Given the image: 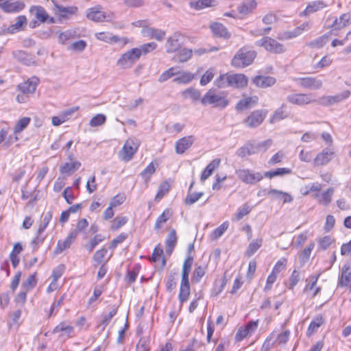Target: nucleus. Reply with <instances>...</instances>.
<instances>
[{"mask_svg":"<svg viewBox=\"0 0 351 351\" xmlns=\"http://www.w3.org/2000/svg\"><path fill=\"white\" fill-rule=\"evenodd\" d=\"M256 7L257 3L256 0H249L240 4L237 7V10L240 14L244 16L252 13Z\"/></svg>","mask_w":351,"mask_h":351,"instance_id":"20","label":"nucleus"},{"mask_svg":"<svg viewBox=\"0 0 351 351\" xmlns=\"http://www.w3.org/2000/svg\"><path fill=\"white\" fill-rule=\"evenodd\" d=\"M193 55V50L183 48L176 55V59L180 62H184L189 60Z\"/></svg>","mask_w":351,"mask_h":351,"instance_id":"45","label":"nucleus"},{"mask_svg":"<svg viewBox=\"0 0 351 351\" xmlns=\"http://www.w3.org/2000/svg\"><path fill=\"white\" fill-rule=\"evenodd\" d=\"M334 152L330 148H325L319 153L313 160L314 165L322 166L328 164L333 158Z\"/></svg>","mask_w":351,"mask_h":351,"instance_id":"12","label":"nucleus"},{"mask_svg":"<svg viewBox=\"0 0 351 351\" xmlns=\"http://www.w3.org/2000/svg\"><path fill=\"white\" fill-rule=\"evenodd\" d=\"M103 240L104 237L101 234H96L88 243L85 245V247L89 252H91Z\"/></svg>","mask_w":351,"mask_h":351,"instance_id":"52","label":"nucleus"},{"mask_svg":"<svg viewBox=\"0 0 351 351\" xmlns=\"http://www.w3.org/2000/svg\"><path fill=\"white\" fill-rule=\"evenodd\" d=\"M351 280V264L345 265L342 269L341 278L339 282L341 286H347Z\"/></svg>","mask_w":351,"mask_h":351,"instance_id":"38","label":"nucleus"},{"mask_svg":"<svg viewBox=\"0 0 351 351\" xmlns=\"http://www.w3.org/2000/svg\"><path fill=\"white\" fill-rule=\"evenodd\" d=\"M295 81L301 87L313 90H319L323 86L322 80L318 77H301L296 79Z\"/></svg>","mask_w":351,"mask_h":351,"instance_id":"8","label":"nucleus"},{"mask_svg":"<svg viewBox=\"0 0 351 351\" xmlns=\"http://www.w3.org/2000/svg\"><path fill=\"white\" fill-rule=\"evenodd\" d=\"M351 24V13H345L340 16L339 19H335L333 21L332 27L334 29H341Z\"/></svg>","mask_w":351,"mask_h":351,"instance_id":"21","label":"nucleus"},{"mask_svg":"<svg viewBox=\"0 0 351 351\" xmlns=\"http://www.w3.org/2000/svg\"><path fill=\"white\" fill-rule=\"evenodd\" d=\"M324 323V319L322 317L319 316L314 318L311 322L308 328V334L311 335L314 333L319 327H320Z\"/></svg>","mask_w":351,"mask_h":351,"instance_id":"47","label":"nucleus"},{"mask_svg":"<svg viewBox=\"0 0 351 351\" xmlns=\"http://www.w3.org/2000/svg\"><path fill=\"white\" fill-rule=\"evenodd\" d=\"M300 279V272L297 270H293L289 278V289H293L294 287L298 283Z\"/></svg>","mask_w":351,"mask_h":351,"instance_id":"62","label":"nucleus"},{"mask_svg":"<svg viewBox=\"0 0 351 351\" xmlns=\"http://www.w3.org/2000/svg\"><path fill=\"white\" fill-rule=\"evenodd\" d=\"M157 47V44L154 42L148 43L144 45L139 46L138 47H135L136 51L138 52L139 58L142 55H146L152 51H154Z\"/></svg>","mask_w":351,"mask_h":351,"instance_id":"37","label":"nucleus"},{"mask_svg":"<svg viewBox=\"0 0 351 351\" xmlns=\"http://www.w3.org/2000/svg\"><path fill=\"white\" fill-rule=\"evenodd\" d=\"M128 220V219L126 217L118 216L115 217L112 222L111 229L113 230H117L119 229L121 227H122L127 223Z\"/></svg>","mask_w":351,"mask_h":351,"instance_id":"58","label":"nucleus"},{"mask_svg":"<svg viewBox=\"0 0 351 351\" xmlns=\"http://www.w3.org/2000/svg\"><path fill=\"white\" fill-rule=\"evenodd\" d=\"M290 330H286L277 335L275 334L274 341L278 345H285L289 339Z\"/></svg>","mask_w":351,"mask_h":351,"instance_id":"46","label":"nucleus"},{"mask_svg":"<svg viewBox=\"0 0 351 351\" xmlns=\"http://www.w3.org/2000/svg\"><path fill=\"white\" fill-rule=\"evenodd\" d=\"M201 103L203 106L209 105L213 108L223 109L229 104V101L225 92L210 88L202 97Z\"/></svg>","mask_w":351,"mask_h":351,"instance_id":"1","label":"nucleus"},{"mask_svg":"<svg viewBox=\"0 0 351 351\" xmlns=\"http://www.w3.org/2000/svg\"><path fill=\"white\" fill-rule=\"evenodd\" d=\"M38 83L39 79L37 77L34 76L29 78L25 82L19 84L18 88L23 94H31L34 93Z\"/></svg>","mask_w":351,"mask_h":351,"instance_id":"13","label":"nucleus"},{"mask_svg":"<svg viewBox=\"0 0 351 351\" xmlns=\"http://www.w3.org/2000/svg\"><path fill=\"white\" fill-rule=\"evenodd\" d=\"M108 253V250L106 248H101L97 250L93 256V265L95 267H97L99 265L104 264L108 261V259L105 260V257Z\"/></svg>","mask_w":351,"mask_h":351,"instance_id":"30","label":"nucleus"},{"mask_svg":"<svg viewBox=\"0 0 351 351\" xmlns=\"http://www.w3.org/2000/svg\"><path fill=\"white\" fill-rule=\"evenodd\" d=\"M195 141V137L193 135L184 136L178 139L176 142L175 151L178 154H184L189 149Z\"/></svg>","mask_w":351,"mask_h":351,"instance_id":"11","label":"nucleus"},{"mask_svg":"<svg viewBox=\"0 0 351 351\" xmlns=\"http://www.w3.org/2000/svg\"><path fill=\"white\" fill-rule=\"evenodd\" d=\"M204 195L203 192L191 193L189 192L185 198V204L187 205H192L197 202Z\"/></svg>","mask_w":351,"mask_h":351,"instance_id":"51","label":"nucleus"},{"mask_svg":"<svg viewBox=\"0 0 351 351\" xmlns=\"http://www.w3.org/2000/svg\"><path fill=\"white\" fill-rule=\"evenodd\" d=\"M86 16L88 19L95 22L103 21L106 19L104 12L101 10V8L99 6L90 8L87 11Z\"/></svg>","mask_w":351,"mask_h":351,"instance_id":"23","label":"nucleus"},{"mask_svg":"<svg viewBox=\"0 0 351 351\" xmlns=\"http://www.w3.org/2000/svg\"><path fill=\"white\" fill-rule=\"evenodd\" d=\"M180 47V43L178 34H174L173 36L168 38L166 43V50L167 53L175 52Z\"/></svg>","mask_w":351,"mask_h":351,"instance_id":"29","label":"nucleus"},{"mask_svg":"<svg viewBox=\"0 0 351 351\" xmlns=\"http://www.w3.org/2000/svg\"><path fill=\"white\" fill-rule=\"evenodd\" d=\"M267 113L266 110H254L243 120V123L249 128H256L263 123Z\"/></svg>","mask_w":351,"mask_h":351,"instance_id":"7","label":"nucleus"},{"mask_svg":"<svg viewBox=\"0 0 351 351\" xmlns=\"http://www.w3.org/2000/svg\"><path fill=\"white\" fill-rule=\"evenodd\" d=\"M256 56V51L241 48L234 56L231 64L235 68L243 69L250 65Z\"/></svg>","mask_w":351,"mask_h":351,"instance_id":"2","label":"nucleus"},{"mask_svg":"<svg viewBox=\"0 0 351 351\" xmlns=\"http://www.w3.org/2000/svg\"><path fill=\"white\" fill-rule=\"evenodd\" d=\"M138 53V52L134 48L128 50L118 59L117 62V66L123 69L132 68L139 60Z\"/></svg>","mask_w":351,"mask_h":351,"instance_id":"3","label":"nucleus"},{"mask_svg":"<svg viewBox=\"0 0 351 351\" xmlns=\"http://www.w3.org/2000/svg\"><path fill=\"white\" fill-rule=\"evenodd\" d=\"M274 337L275 332L274 331L269 335V336L267 337V339L264 341L261 347V351H269L271 349V348L275 343Z\"/></svg>","mask_w":351,"mask_h":351,"instance_id":"59","label":"nucleus"},{"mask_svg":"<svg viewBox=\"0 0 351 351\" xmlns=\"http://www.w3.org/2000/svg\"><path fill=\"white\" fill-rule=\"evenodd\" d=\"M228 80L229 86L234 88H243L247 84V78L243 74H230L228 77H225Z\"/></svg>","mask_w":351,"mask_h":351,"instance_id":"14","label":"nucleus"},{"mask_svg":"<svg viewBox=\"0 0 351 351\" xmlns=\"http://www.w3.org/2000/svg\"><path fill=\"white\" fill-rule=\"evenodd\" d=\"M117 307H113L108 314H105L102 317V319L99 324V326L104 330L108 324L110 323L112 318L117 314Z\"/></svg>","mask_w":351,"mask_h":351,"instance_id":"43","label":"nucleus"},{"mask_svg":"<svg viewBox=\"0 0 351 351\" xmlns=\"http://www.w3.org/2000/svg\"><path fill=\"white\" fill-rule=\"evenodd\" d=\"M213 0H198L196 2H191V6L196 10H200L212 5Z\"/></svg>","mask_w":351,"mask_h":351,"instance_id":"60","label":"nucleus"},{"mask_svg":"<svg viewBox=\"0 0 351 351\" xmlns=\"http://www.w3.org/2000/svg\"><path fill=\"white\" fill-rule=\"evenodd\" d=\"M26 23H27L26 16L24 15L19 16L16 18V21L14 24L10 25L8 27L7 31L10 34H14V33L22 29L23 26L24 25H25Z\"/></svg>","mask_w":351,"mask_h":351,"instance_id":"31","label":"nucleus"},{"mask_svg":"<svg viewBox=\"0 0 351 351\" xmlns=\"http://www.w3.org/2000/svg\"><path fill=\"white\" fill-rule=\"evenodd\" d=\"M215 74V69L213 68L208 69L206 73L202 75L200 80V84L202 86H206L208 84L213 78Z\"/></svg>","mask_w":351,"mask_h":351,"instance_id":"55","label":"nucleus"},{"mask_svg":"<svg viewBox=\"0 0 351 351\" xmlns=\"http://www.w3.org/2000/svg\"><path fill=\"white\" fill-rule=\"evenodd\" d=\"M8 132V130L5 129L0 130V145L3 143V145L5 147H8L14 142L10 136H7Z\"/></svg>","mask_w":351,"mask_h":351,"instance_id":"56","label":"nucleus"},{"mask_svg":"<svg viewBox=\"0 0 351 351\" xmlns=\"http://www.w3.org/2000/svg\"><path fill=\"white\" fill-rule=\"evenodd\" d=\"M177 243V235L175 230H171L168 234L167 239L166 240L167 249L166 251L167 253H171L174 248L175 245Z\"/></svg>","mask_w":351,"mask_h":351,"instance_id":"41","label":"nucleus"},{"mask_svg":"<svg viewBox=\"0 0 351 351\" xmlns=\"http://www.w3.org/2000/svg\"><path fill=\"white\" fill-rule=\"evenodd\" d=\"M210 29L213 33L216 36L224 38H229L230 36V33L228 32L226 27L221 23H215L210 25Z\"/></svg>","mask_w":351,"mask_h":351,"instance_id":"28","label":"nucleus"},{"mask_svg":"<svg viewBox=\"0 0 351 351\" xmlns=\"http://www.w3.org/2000/svg\"><path fill=\"white\" fill-rule=\"evenodd\" d=\"M252 207L247 203L244 204L238 209L235 217L237 221L241 220L244 216L248 215L252 210Z\"/></svg>","mask_w":351,"mask_h":351,"instance_id":"50","label":"nucleus"},{"mask_svg":"<svg viewBox=\"0 0 351 351\" xmlns=\"http://www.w3.org/2000/svg\"><path fill=\"white\" fill-rule=\"evenodd\" d=\"M152 260L153 262H157L161 260L162 261V267H165V260L163 257V250L162 249L156 247L154 250Z\"/></svg>","mask_w":351,"mask_h":351,"instance_id":"54","label":"nucleus"},{"mask_svg":"<svg viewBox=\"0 0 351 351\" xmlns=\"http://www.w3.org/2000/svg\"><path fill=\"white\" fill-rule=\"evenodd\" d=\"M276 80L270 76L257 75L253 79L254 84L259 88H265L273 86Z\"/></svg>","mask_w":351,"mask_h":351,"instance_id":"19","label":"nucleus"},{"mask_svg":"<svg viewBox=\"0 0 351 351\" xmlns=\"http://www.w3.org/2000/svg\"><path fill=\"white\" fill-rule=\"evenodd\" d=\"M106 121V117L103 114L95 115L90 121L89 125L91 127H98L104 125Z\"/></svg>","mask_w":351,"mask_h":351,"instance_id":"49","label":"nucleus"},{"mask_svg":"<svg viewBox=\"0 0 351 351\" xmlns=\"http://www.w3.org/2000/svg\"><path fill=\"white\" fill-rule=\"evenodd\" d=\"M285 107L286 105L285 104H282L278 108H277L274 112L269 120L271 123H274L277 121L285 119L287 117V113L285 110Z\"/></svg>","mask_w":351,"mask_h":351,"instance_id":"32","label":"nucleus"},{"mask_svg":"<svg viewBox=\"0 0 351 351\" xmlns=\"http://www.w3.org/2000/svg\"><path fill=\"white\" fill-rule=\"evenodd\" d=\"M73 331V326L65 322H62L53 329L52 332L53 334L59 333L60 338H69Z\"/></svg>","mask_w":351,"mask_h":351,"instance_id":"17","label":"nucleus"},{"mask_svg":"<svg viewBox=\"0 0 351 351\" xmlns=\"http://www.w3.org/2000/svg\"><path fill=\"white\" fill-rule=\"evenodd\" d=\"M36 274L30 275L22 284V289L29 291L36 285Z\"/></svg>","mask_w":351,"mask_h":351,"instance_id":"53","label":"nucleus"},{"mask_svg":"<svg viewBox=\"0 0 351 351\" xmlns=\"http://www.w3.org/2000/svg\"><path fill=\"white\" fill-rule=\"evenodd\" d=\"M221 160L219 158H215L212 160L202 171L200 177L202 182H204L208 179L213 173V171L217 169L220 165Z\"/></svg>","mask_w":351,"mask_h":351,"instance_id":"22","label":"nucleus"},{"mask_svg":"<svg viewBox=\"0 0 351 351\" xmlns=\"http://www.w3.org/2000/svg\"><path fill=\"white\" fill-rule=\"evenodd\" d=\"M30 121L29 117H23L19 119L14 126V132L17 134L23 131L29 124Z\"/></svg>","mask_w":351,"mask_h":351,"instance_id":"48","label":"nucleus"},{"mask_svg":"<svg viewBox=\"0 0 351 351\" xmlns=\"http://www.w3.org/2000/svg\"><path fill=\"white\" fill-rule=\"evenodd\" d=\"M176 69L174 67H171L169 69H167V71H165V72H163L159 76L158 82L160 83L164 82L167 81V80H169V78H171V77L176 75Z\"/></svg>","mask_w":351,"mask_h":351,"instance_id":"61","label":"nucleus"},{"mask_svg":"<svg viewBox=\"0 0 351 351\" xmlns=\"http://www.w3.org/2000/svg\"><path fill=\"white\" fill-rule=\"evenodd\" d=\"M75 239V232H70L64 240H59L58 241L57 246L54 249L53 253L57 255L69 248Z\"/></svg>","mask_w":351,"mask_h":351,"instance_id":"18","label":"nucleus"},{"mask_svg":"<svg viewBox=\"0 0 351 351\" xmlns=\"http://www.w3.org/2000/svg\"><path fill=\"white\" fill-rule=\"evenodd\" d=\"M172 213L169 209H165L163 213L157 218L154 228L159 230L162 225L171 217Z\"/></svg>","mask_w":351,"mask_h":351,"instance_id":"40","label":"nucleus"},{"mask_svg":"<svg viewBox=\"0 0 351 351\" xmlns=\"http://www.w3.org/2000/svg\"><path fill=\"white\" fill-rule=\"evenodd\" d=\"M334 188L330 187L326 191L323 192L320 195H316V197H319V204L324 206H328L332 201V197L334 193Z\"/></svg>","mask_w":351,"mask_h":351,"instance_id":"34","label":"nucleus"},{"mask_svg":"<svg viewBox=\"0 0 351 351\" xmlns=\"http://www.w3.org/2000/svg\"><path fill=\"white\" fill-rule=\"evenodd\" d=\"M170 189V185L167 182H163L159 186L158 191L156 195V199H160Z\"/></svg>","mask_w":351,"mask_h":351,"instance_id":"63","label":"nucleus"},{"mask_svg":"<svg viewBox=\"0 0 351 351\" xmlns=\"http://www.w3.org/2000/svg\"><path fill=\"white\" fill-rule=\"evenodd\" d=\"M327 6V4L324 1H315L311 2L306 9L302 12L304 16H308L313 12H315Z\"/></svg>","mask_w":351,"mask_h":351,"instance_id":"26","label":"nucleus"},{"mask_svg":"<svg viewBox=\"0 0 351 351\" xmlns=\"http://www.w3.org/2000/svg\"><path fill=\"white\" fill-rule=\"evenodd\" d=\"M184 98H190L193 101H201V93L199 90L194 88H189L182 92Z\"/></svg>","mask_w":351,"mask_h":351,"instance_id":"35","label":"nucleus"},{"mask_svg":"<svg viewBox=\"0 0 351 351\" xmlns=\"http://www.w3.org/2000/svg\"><path fill=\"white\" fill-rule=\"evenodd\" d=\"M52 216L53 213L51 211H48L47 213H45L43 219V223L40 226V227L38 229V234H41L45 231L49 221L51 220Z\"/></svg>","mask_w":351,"mask_h":351,"instance_id":"57","label":"nucleus"},{"mask_svg":"<svg viewBox=\"0 0 351 351\" xmlns=\"http://www.w3.org/2000/svg\"><path fill=\"white\" fill-rule=\"evenodd\" d=\"M81 166V163L78 161L66 162L60 167L62 173H73L77 170Z\"/></svg>","mask_w":351,"mask_h":351,"instance_id":"39","label":"nucleus"},{"mask_svg":"<svg viewBox=\"0 0 351 351\" xmlns=\"http://www.w3.org/2000/svg\"><path fill=\"white\" fill-rule=\"evenodd\" d=\"M236 174L243 182L247 184H254L263 178L260 172H256L249 169H238L236 171Z\"/></svg>","mask_w":351,"mask_h":351,"instance_id":"5","label":"nucleus"},{"mask_svg":"<svg viewBox=\"0 0 351 351\" xmlns=\"http://www.w3.org/2000/svg\"><path fill=\"white\" fill-rule=\"evenodd\" d=\"M176 77L173 82L178 84H186L190 83L194 79V75L189 71H176Z\"/></svg>","mask_w":351,"mask_h":351,"instance_id":"27","label":"nucleus"},{"mask_svg":"<svg viewBox=\"0 0 351 351\" xmlns=\"http://www.w3.org/2000/svg\"><path fill=\"white\" fill-rule=\"evenodd\" d=\"M350 95V90H345L334 96H324L319 99L317 103L324 106L334 105L341 101L348 98Z\"/></svg>","mask_w":351,"mask_h":351,"instance_id":"9","label":"nucleus"},{"mask_svg":"<svg viewBox=\"0 0 351 351\" xmlns=\"http://www.w3.org/2000/svg\"><path fill=\"white\" fill-rule=\"evenodd\" d=\"M30 13L40 23H45L49 15L44 8L40 5H33L29 9Z\"/></svg>","mask_w":351,"mask_h":351,"instance_id":"24","label":"nucleus"},{"mask_svg":"<svg viewBox=\"0 0 351 351\" xmlns=\"http://www.w3.org/2000/svg\"><path fill=\"white\" fill-rule=\"evenodd\" d=\"M257 102H258V97L256 96L245 97V98L240 100L237 103V104L236 106V109L237 110H247V109H249V108L253 107L254 106H255Z\"/></svg>","mask_w":351,"mask_h":351,"instance_id":"25","label":"nucleus"},{"mask_svg":"<svg viewBox=\"0 0 351 351\" xmlns=\"http://www.w3.org/2000/svg\"><path fill=\"white\" fill-rule=\"evenodd\" d=\"M255 45L258 47H263L267 51L271 53H281L285 51L284 46L282 44L269 37H264L256 41Z\"/></svg>","mask_w":351,"mask_h":351,"instance_id":"6","label":"nucleus"},{"mask_svg":"<svg viewBox=\"0 0 351 351\" xmlns=\"http://www.w3.org/2000/svg\"><path fill=\"white\" fill-rule=\"evenodd\" d=\"M24 7V3L20 1L10 2L9 0H0V8L6 12H17Z\"/></svg>","mask_w":351,"mask_h":351,"instance_id":"15","label":"nucleus"},{"mask_svg":"<svg viewBox=\"0 0 351 351\" xmlns=\"http://www.w3.org/2000/svg\"><path fill=\"white\" fill-rule=\"evenodd\" d=\"M257 152H258L256 150V145L248 143L239 148L237 152V154L241 158H244L247 156L254 154Z\"/></svg>","mask_w":351,"mask_h":351,"instance_id":"33","label":"nucleus"},{"mask_svg":"<svg viewBox=\"0 0 351 351\" xmlns=\"http://www.w3.org/2000/svg\"><path fill=\"white\" fill-rule=\"evenodd\" d=\"M141 34L144 37L156 39L158 41H162L166 35L165 31L150 27L143 28Z\"/></svg>","mask_w":351,"mask_h":351,"instance_id":"16","label":"nucleus"},{"mask_svg":"<svg viewBox=\"0 0 351 351\" xmlns=\"http://www.w3.org/2000/svg\"><path fill=\"white\" fill-rule=\"evenodd\" d=\"M156 168L151 162L149 165L141 173V176L145 180H149L150 176L155 172Z\"/></svg>","mask_w":351,"mask_h":351,"instance_id":"64","label":"nucleus"},{"mask_svg":"<svg viewBox=\"0 0 351 351\" xmlns=\"http://www.w3.org/2000/svg\"><path fill=\"white\" fill-rule=\"evenodd\" d=\"M287 100L291 104L298 106L308 105L316 100L311 98V94L293 93L287 97Z\"/></svg>","mask_w":351,"mask_h":351,"instance_id":"10","label":"nucleus"},{"mask_svg":"<svg viewBox=\"0 0 351 351\" xmlns=\"http://www.w3.org/2000/svg\"><path fill=\"white\" fill-rule=\"evenodd\" d=\"M263 239H258L251 242L246 250V255L250 257L252 256L262 245Z\"/></svg>","mask_w":351,"mask_h":351,"instance_id":"44","label":"nucleus"},{"mask_svg":"<svg viewBox=\"0 0 351 351\" xmlns=\"http://www.w3.org/2000/svg\"><path fill=\"white\" fill-rule=\"evenodd\" d=\"M95 37L101 41L104 42H114L117 43L118 41L121 40V39L117 36H113L110 33L108 32H99L95 34Z\"/></svg>","mask_w":351,"mask_h":351,"instance_id":"42","label":"nucleus"},{"mask_svg":"<svg viewBox=\"0 0 351 351\" xmlns=\"http://www.w3.org/2000/svg\"><path fill=\"white\" fill-rule=\"evenodd\" d=\"M138 146L139 143L137 141L132 138L128 139L119 152V158L125 162L130 161L137 152Z\"/></svg>","mask_w":351,"mask_h":351,"instance_id":"4","label":"nucleus"},{"mask_svg":"<svg viewBox=\"0 0 351 351\" xmlns=\"http://www.w3.org/2000/svg\"><path fill=\"white\" fill-rule=\"evenodd\" d=\"M55 7L56 12L64 18H66L69 16L75 14L77 10V8L75 6L64 7L62 5L55 4Z\"/></svg>","mask_w":351,"mask_h":351,"instance_id":"36","label":"nucleus"}]
</instances>
